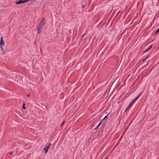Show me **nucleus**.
I'll use <instances>...</instances> for the list:
<instances>
[{
    "mask_svg": "<svg viewBox=\"0 0 159 159\" xmlns=\"http://www.w3.org/2000/svg\"><path fill=\"white\" fill-rule=\"evenodd\" d=\"M51 143H50L46 147V148H43V150L45 151V153H46L48 151V150L51 145Z\"/></svg>",
    "mask_w": 159,
    "mask_h": 159,
    "instance_id": "7ed1b4c3",
    "label": "nucleus"
},
{
    "mask_svg": "<svg viewBox=\"0 0 159 159\" xmlns=\"http://www.w3.org/2000/svg\"><path fill=\"white\" fill-rule=\"evenodd\" d=\"M41 28H39V27L37 26L38 33L39 34L41 31Z\"/></svg>",
    "mask_w": 159,
    "mask_h": 159,
    "instance_id": "423d86ee",
    "label": "nucleus"
},
{
    "mask_svg": "<svg viewBox=\"0 0 159 159\" xmlns=\"http://www.w3.org/2000/svg\"><path fill=\"white\" fill-rule=\"evenodd\" d=\"M159 32V28L157 30L155 34H154V35H156Z\"/></svg>",
    "mask_w": 159,
    "mask_h": 159,
    "instance_id": "6e6552de",
    "label": "nucleus"
},
{
    "mask_svg": "<svg viewBox=\"0 0 159 159\" xmlns=\"http://www.w3.org/2000/svg\"><path fill=\"white\" fill-rule=\"evenodd\" d=\"M1 50L4 52L5 53V51H4V49L2 47H1Z\"/></svg>",
    "mask_w": 159,
    "mask_h": 159,
    "instance_id": "9b49d317",
    "label": "nucleus"
},
{
    "mask_svg": "<svg viewBox=\"0 0 159 159\" xmlns=\"http://www.w3.org/2000/svg\"><path fill=\"white\" fill-rule=\"evenodd\" d=\"M108 115H109V114H108L107 115V116H105V117L103 118V120H104V119H105V118H106L108 116Z\"/></svg>",
    "mask_w": 159,
    "mask_h": 159,
    "instance_id": "dca6fc26",
    "label": "nucleus"
},
{
    "mask_svg": "<svg viewBox=\"0 0 159 159\" xmlns=\"http://www.w3.org/2000/svg\"><path fill=\"white\" fill-rule=\"evenodd\" d=\"M27 97H30V94H28L27 95Z\"/></svg>",
    "mask_w": 159,
    "mask_h": 159,
    "instance_id": "412c9836",
    "label": "nucleus"
},
{
    "mask_svg": "<svg viewBox=\"0 0 159 159\" xmlns=\"http://www.w3.org/2000/svg\"><path fill=\"white\" fill-rule=\"evenodd\" d=\"M84 2V1H83V2H82L81 3V4H82V7H83V8H84V7H85V6L86 5V4H85V3H83V2Z\"/></svg>",
    "mask_w": 159,
    "mask_h": 159,
    "instance_id": "0eeeda50",
    "label": "nucleus"
},
{
    "mask_svg": "<svg viewBox=\"0 0 159 159\" xmlns=\"http://www.w3.org/2000/svg\"><path fill=\"white\" fill-rule=\"evenodd\" d=\"M134 102H133V101L131 103L132 104L134 103Z\"/></svg>",
    "mask_w": 159,
    "mask_h": 159,
    "instance_id": "393cba45",
    "label": "nucleus"
},
{
    "mask_svg": "<svg viewBox=\"0 0 159 159\" xmlns=\"http://www.w3.org/2000/svg\"><path fill=\"white\" fill-rule=\"evenodd\" d=\"M5 45L4 41L2 39V36L1 38L0 45L1 46H3Z\"/></svg>",
    "mask_w": 159,
    "mask_h": 159,
    "instance_id": "20e7f679",
    "label": "nucleus"
},
{
    "mask_svg": "<svg viewBox=\"0 0 159 159\" xmlns=\"http://www.w3.org/2000/svg\"><path fill=\"white\" fill-rule=\"evenodd\" d=\"M149 50L148 49L145 50L144 51V52H147Z\"/></svg>",
    "mask_w": 159,
    "mask_h": 159,
    "instance_id": "f3484780",
    "label": "nucleus"
},
{
    "mask_svg": "<svg viewBox=\"0 0 159 159\" xmlns=\"http://www.w3.org/2000/svg\"><path fill=\"white\" fill-rule=\"evenodd\" d=\"M12 154V152H11L10 153V154Z\"/></svg>",
    "mask_w": 159,
    "mask_h": 159,
    "instance_id": "b1692460",
    "label": "nucleus"
},
{
    "mask_svg": "<svg viewBox=\"0 0 159 159\" xmlns=\"http://www.w3.org/2000/svg\"><path fill=\"white\" fill-rule=\"evenodd\" d=\"M25 103H24V104L23 105V107H22V108L24 109H25L26 108L25 107Z\"/></svg>",
    "mask_w": 159,
    "mask_h": 159,
    "instance_id": "f8f14e48",
    "label": "nucleus"
},
{
    "mask_svg": "<svg viewBox=\"0 0 159 159\" xmlns=\"http://www.w3.org/2000/svg\"><path fill=\"white\" fill-rule=\"evenodd\" d=\"M141 93H140L133 101V102L135 101L141 96Z\"/></svg>",
    "mask_w": 159,
    "mask_h": 159,
    "instance_id": "39448f33",
    "label": "nucleus"
},
{
    "mask_svg": "<svg viewBox=\"0 0 159 159\" xmlns=\"http://www.w3.org/2000/svg\"><path fill=\"white\" fill-rule=\"evenodd\" d=\"M152 47V46H151L150 47H149V48H148V49L149 50Z\"/></svg>",
    "mask_w": 159,
    "mask_h": 159,
    "instance_id": "aec40b11",
    "label": "nucleus"
},
{
    "mask_svg": "<svg viewBox=\"0 0 159 159\" xmlns=\"http://www.w3.org/2000/svg\"><path fill=\"white\" fill-rule=\"evenodd\" d=\"M105 159H107L106 158H105Z\"/></svg>",
    "mask_w": 159,
    "mask_h": 159,
    "instance_id": "bb28decb",
    "label": "nucleus"
},
{
    "mask_svg": "<svg viewBox=\"0 0 159 159\" xmlns=\"http://www.w3.org/2000/svg\"><path fill=\"white\" fill-rule=\"evenodd\" d=\"M65 123V121H63V122L61 124V125H60V126L61 127L63 126V125H64V124Z\"/></svg>",
    "mask_w": 159,
    "mask_h": 159,
    "instance_id": "4468645a",
    "label": "nucleus"
},
{
    "mask_svg": "<svg viewBox=\"0 0 159 159\" xmlns=\"http://www.w3.org/2000/svg\"><path fill=\"white\" fill-rule=\"evenodd\" d=\"M101 123H100V122L99 123V124H98V126H97V127H96V128H95V129H96L97 127H98L99 126H100L101 125Z\"/></svg>",
    "mask_w": 159,
    "mask_h": 159,
    "instance_id": "ddd939ff",
    "label": "nucleus"
},
{
    "mask_svg": "<svg viewBox=\"0 0 159 159\" xmlns=\"http://www.w3.org/2000/svg\"><path fill=\"white\" fill-rule=\"evenodd\" d=\"M26 2H27L26 0H19L18 1L16 2L15 3L17 4H19Z\"/></svg>",
    "mask_w": 159,
    "mask_h": 159,
    "instance_id": "f03ea898",
    "label": "nucleus"
},
{
    "mask_svg": "<svg viewBox=\"0 0 159 159\" xmlns=\"http://www.w3.org/2000/svg\"><path fill=\"white\" fill-rule=\"evenodd\" d=\"M103 119L102 120H100V123L101 124H102V122L103 121Z\"/></svg>",
    "mask_w": 159,
    "mask_h": 159,
    "instance_id": "a211bd4d",
    "label": "nucleus"
},
{
    "mask_svg": "<svg viewBox=\"0 0 159 159\" xmlns=\"http://www.w3.org/2000/svg\"><path fill=\"white\" fill-rule=\"evenodd\" d=\"M152 47V46H151L150 47H149V48H148V49L149 50Z\"/></svg>",
    "mask_w": 159,
    "mask_h": 159,
    "instance_id": "6ab92c4d",
    "label": "nucleus"
},
{
    "mask_svg": "<svg viewBox=\"0 0 159 159\" xmlns=\"http://www.w3.org/2000/svg\"><path fill=\"white\" fill-rule=\"evenodd\" d=\"M158 45L159 46V44H158Z\"/></svg>",
    "mask_w": 159,
    "mask_h": 159,
    "instance_id": "a878e982",
    "label": "nucleus"
},
{
    "mask_svg": "<svg viewBox=\"0 0 159 159\" xmlns=\"http://www.w3.org/2000/svg\"><path fill=\"white\" fill-rule=\"evenodd\" d=\"M132 104H130L129 105V106L128 107H129L132 105Z\"/></svg>",
    "mask_w": 159,
    "mask_h": 159,
    "instance_id": "4be33fe9",
    "label": "nucleus"
},
{
    "mask_svg": "<svg viewBox=\"0 0 159 159\" xmlns=\"http://www.w3.org/2000/svg\"><path fill=\"white\" fill-rule=\"evenodd\" d=\"M129 107H128L127 108H126V109L125 110V111H126L127 110H128V109H129Z\"/></svg>",
    "mask_w": 159,
    "mask_h": 159,
    "instance_id": "2eb2a0df",
    "label": "nucleus"
},
{
    "mask_svg": "<svg viewBox=\"0 0 159 159\" xmlns=\"http://www.w3.org/2000/svg\"><path fill=\"white\" fill-rule=\"evenodd\" d=\"M149 57V55H148V56H147L146 57H145V58L142 61H144L145 60H146V59L148 58Z\"/></svg>",
    "mask_w": 159,
    "mask_h": 159,
    "instance_id": "9d476101",
    "label": "nucleus"
},
{
    "mask_svg": "<svg viewBox=\"0 0 159 159\" xmlns=\"http://www.w3.org/2000/svg\"><path fill=\"white\" fill-rule=\"evenodd\" d=\"M149 57V55H148V56H147L146 57H145V58L142 61H144L145 60H146V59L148 58Z\"/></svg>",
    "mask_w": 159,
    "mask_h": 159,
    "instance_id": "1a4fd4ad",
    "label": "nucleus"
},
{
    "mask_svg": "<svg viewBox=\"0 0 159 159\" xmlns=\"http://www.w3.org/2000/svg\"><path fill=\"white\" fill-rule=\"evenodd\" d=\"M45 23V19L44 18H43L42 19V20L39 24L37 26L38 27H39V28H42L43 26L44 25Z\"/></svg>",
    "mask_w": 159,
    "mask_h": 159,
    "instance_id": "f257e3e1",
    "label": "nucleus"
},
{
    "mask_svg": "<svg viewBox=\"0 0 159 159\" xmlns=\"http://www.w3.org/2000/svg\"><path fill=\"white\" fill-rule=\"evenodd\" d=\"M86 34H84V35H83L82 36V37H83Z\"/></svg>",
    "mask_w": 159,
    "mask_h": 159,
    "instance_id": "5701e85b",
    "label": "nucleus"
}]
</instances>
